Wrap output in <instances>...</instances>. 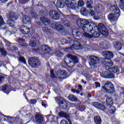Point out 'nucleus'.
<instances>
[{
    "label": "nucleus",
    "instance_id": "c9c22d12",
    "mask_svg": "<svg viewBox=\"0 0 124 124\" xmlns=\"http://www.w3.org/2000/svg\"><path fill=\"white\" fill-rule=\"evenodd\" d=\"M31 16L32 18L36 19L38 15H37V14L36 13V12H34V11H31Z\"/></svg>",
    "mask_w": 124,
    "mask_h": 124
},
{
    "label": "nucleus",
    "instance_id": "c03bdc74",
    "mask_svg": "<svg viewBox=\"0 0 124 124\" xmlns=\"http://www.w3.org/2000/svg\"><path fill=\"white\" fill-rule=\"evenodd\" d=\"M25 41H26L25 39L19 38L17 39V42H18L19 44H22V43H23V42H25Z\"/></svg>",
    "mask_w": 124,
    "mask_h": 124
},
{
    "label": "nucleus",
    "instance_id": "412c9836",
    "mask_svg": "<svg viewBox=\"0 0 124 124\" xmlns=\"http://www.w3.org/2000/svg\"><path fill=\"white\" fill-rule=\"evenodd\" d=\"M71 2H72L73 3H75V4H76L75 9H77V8H78V7H83L84 4V1L83 0L78 1V4L76 3L75 0H72L71 1ZM75 9H74V10H75Z\"/></svg>",
    "mask_w": 124,
    "mask_h": 124
},
{
    "label": "nucleus",
    "instance_id": "680f3d73",
    "mask_svg": "<svg viewBox=\"0 0 124 124\" xmlns=\"http://www.w3.org/2000/svg\"><path fill=\"white\" fill-rule=\"evenodd\" d=\"M23 96H25L26 99L28 100V97H27V94H26V93H23Z\"/></svg>",
    "mask_w": 124,
    "mask_h": 124
},
{
    "label": "nucleus",
    "instance_id": "de8ad7c7",
    "mask_svg": "<svg viewBox=\"0 0 124 124\" xmlns=\"http://www.w3.org/2000/svg\"><path fill=\"white\" fill-rule=\"evenodd\" d=\"M7 89V86L6 85H4L2 87V91L3 92V93H7L5 92V91Z\"/></svg>",
    "mask_w": 124,
    "mask_h": 124
},
{
    "label": "nucleus",
    "instance_id": "393cba45",
    "mask_svg": "<svg viewBox=\"0 0 124 124\" xmlns=\"http://www.w3.org/2000/svg\"><path fill=\"white\" fill-rule=\"evenodd\" d=\"M72 47L74 48L75 50H79L82 47V45H81L80 42L76 41L75 42V44L72 45Z\"/></svg>",
    "mask_w": 124,
    "mask_h": 124
},
{
    "label": "nucleus",
    "instance_id": "ddd939ff",
    "mask_svg": "<svg viewBox=\"0 0 124 124\" xmlns=\"http://www.w3.org/2000/svg\"><path fill=\"white\" fill-rule=\"evenodd\" d=\"M49 16L52 20H55V21L60 20V14L59 12L56 10L50 11Z\"/></svg>",
    "mask_w": 124,
    "mask_h": 124
},
{
    "label": "nucleus",
    "instance_id": "13d9d810",
    "mask_svg": "<svg viewBox=\"0 0 124 124\" xmlns=\"http://www.w3.org/2000/svg\"><path fill=\"white\" fill-rule=\"evenodd\" d=\"M37 25H38V26H42V23H41V22L40 21H38L37 22Z\"/></svg>",
    "mask_w": 124,
    "mask_h": 124
},
{
    "label": "nucleus",
    "instance_id": "09e8293b",
    "mask_svg": "<svg viewBox=\"0 0 124 124\" xmlns=\"http://www.w3.org/2000/svg\"><path fill=\"white\" fill-rule=\"evenodd\" d=\"M29 101L30 103L31 104H35V103H36V100L35 99H31Z\"/></svg>",
    "mask_w": 124,
    "mask_h": 124
},
{
    "label": "nucleus",
    "instance_id": "c85d7f7f",
    "mask_svg": "<svg viewBox=\"0 0 124 124\" xmlns=\"http://www.w3.org/2000/svg\"><path fill=\"white\" fill-rule=\"evenodd\" d=\"M94 122L95 124H101V123H102V120L100 116H96L94 117Z\"/></svg>",
    "mask_w": 124,
    "mask_h": 124
},
{
    "label": "nucleus",
    "instance_id": "bf43d9fd",
    "mask_svg": "<svg viewBox=\"0 0 124 124\" xmlns=\"http://www.w3.org/2000/svg\"><path fill=\"white\" fill-rule=\"evenodd\" d=\"M71 91L73 93H76V90L74 89H72Z\"/></svg>",
    "mask_w": 124,
    "mask_h": 124
},
{
    "label": "nucleus",
    "instance_id": "603ef678",
    "mask_svg": "<svg viewBox=\"0 0 124 124\" xmlns=\"http://www.w3.org/2000/svg\"><path fill=\"white\" fill-rule=\"evenodd\" d=\"M95 85L96 88H100V83L98 82H95Z\"/></svg>",
    "mask_w": 124,
    "mask_h": 124
},
{
    "label": "nucleus",
    "instance_id": "ea45409f",
    "mask_svg": "<svg viewBox=\"0 0 124 124\" xmlns=\"http://www.w3.org/2000/svg\"><path fill=\"white\" fill-rule=\"evenodd\" d=\"M18 61L20 62H22V63H24V64H27V62H26V59H25V57L22 56L19 58Z\"/></svg>",
    "mask_w": 124,
    "mask_h": 124
},
{
    "label": "nucleus",
    "instance_id": "423d86ee",
    "mask_svg": "<svg viewBox=\"0 0 124 124\" xmlns=\"http://www.w3.org/2000/svg\"><path fill=\"white\" fill-rule=\"evenodd\" d=\"M55 101L57 104H59L60 108L64 111H68V105L65 101V99L62 97H56Z\"/></svg>",
    "mask_w": 124,
    "mask_h": 124
},
{
    "label": "nucleus",
    "instance_id": "4d7b16f0",
    "mask_svg": "<svg viewBox=\"0 0 124 124\" xmlns=\"http://www.w3.org/2000/svg\"><path fill=\"white\" fill-rule=\"evenodd\" d=\"M4 78V77L2 76H0V83H1V82H2V80H3Z\"/></svg>",
    "mask_w": 124,
    "mask_h": 124
},
{
    "label": "nucleus",
    "instance_id": "5fc2aeb1",
    "mask_svg": "<svg viewBox=\"0 0 124 124\" xmlns=\"http://www.w3.org/2000/svg\"><path fill=\"white\" fill-rule=\"evenodd\" d=\"M57 56L59 58H61L62 56V52H60L57 53Z\"/></svg>",
    "mask_w": 124,
    "mask_h": 124
},
{
    "label": "nucleus",
    "instance_id": "338daca9",
    "mask_svg": "<svg viewBox=\"0 0 124 124\" xmlns=\"http://www.w3.org/2000/svg\"><path fill=\"white\" fill-rule=\"evenodd\" d=\"M39 36L38 35V34L36 35V37H33V39H37V38H38V37Z\"/></svg>",
    "mask_w": 124,
    "mask_h": 124
},
{
    "label": "nucleus",
    "instance_id": "20e7f679",
    "mask_svg": "<svg viewBox=\"0 0 124 124\" xmlns=\"http://www.w3.org/2000/svg\"><path fill=\"white\" fill-rule=\"evenodd\" d=\"M103 57L105 58L102 60L101 62L104 65L108 63V65H113V61H111V59L114 58V54L111 51H103L102 53Z\"/></svg>",
    "mask_w": 124,
    "mask_h": 124
},
{
    "label": "nucleus",
    "instance_id": "f03ea898",
    "mask_svg": "<svg viewBox=\"0 0 124 124\" xmlns=\"http://www.w3.org/2000/svg\"><path fill=\"white\" fill-rule=\"evenodd\" d=\"M77 25L79 28L82 30L84 33H82V37L85 38H93V35L89 34L92 32H88V30L90 29V26H93V24L91 23V21L88 19H85L84 18H80L77 20Z\"/></svg>",
    "mask_w": 124,
    "mask_h": 124
},
{
    "label": "nucleus",
    "instance_id": "8fccbe9b",
    "mask_svg": "<svg viewBox=\"0 0 124 124\" xmlns=\"http://www.w3.org/2000/svg\"><path fill=\"white\" fill-rule=\"evenodd\" d=\"M39 51V48L38 47L37 48H32V53H37Z\"/></svg>",
    "mask_w": 124,
    "mask_h": 124
},
{
    "label": "nucleus",
    "instance_id": "f3484780",
    "mask_svg": "<svg viewBox=\"0 0 124 124\" xmlns=\"http://www.w3.org/2000/svg\"><path fill=\"white\" fill-rule=\"evenodd\" d=\"M103 77L106 78V79H111L114 77V75L111 74L109 70L106 71L102 73Z\"/></svg>",
    "mask_w": 124,
    "mask_h": 124
},
{
    "label": "nucleus",
    "instance_id": "e433bc0d",
    "mask_svg": "<svg viewBox=\"0 0 124 124\" xmlns=\"http://www.w3.org/2000/svg\"><path fill=\"white\" fill-rule=\"evenodd\" d=\"M109 111L111 114H115V112H116V107L112 106L111 107H109Z\"/></svg>",
    "mask_w": 124,
    "mask_h": 124
},
{
    "label": "nucleus",
    "instance_id": "bb28decb",
    "mask_svg": "<svg viewBox=\"0 0 124 124\" xmlns=\"http://www.w3.org/2000/svg\"><path fill=\"white\" fill-rule=\"evenodd\" d=\"M59 115L60 117H61L62 118H64L65 119H69V118H70V115L62 111L59 112Z\"/></svg>",
    "mask_w": 124,
    "mask_h": 124
},
{
    "label": "nucleus",
    "instance_id": "dca6fc26",
    "mask_svg": "<svg viewBox=\"0 0 124 124\" xmlns=\"http://www.w3.org/2000/svg\"><path fill=\"white\" fill-rule=\"evenodd\" d=\"M72 33L74 37H82L83 36V32L76 29H73Z\"/></svg>",
    "mask_w": 124,
    "mask_h": 124
},
{
    "label": "nucleus",
    "instance_id": "864d4df0",
    "mask_svg": "<svg viewBox=\"0 0 124 124\" xmlns=\"http://www.w3.org/2000/svg\"><path fill=\"white\" fill-rule=\"evenodd\" d=\"M26 115L28 118H31H31H32V117H33V116L31 114V113H29L27 114Z\"/></svg>",
    "mask_w": 124,
    "mask_h": 124
},
{
    "label": "nucleus",
    "instance_id": "37998d69",
    "mask_svg": "<svg viewBox=\"0 0 124 124\" xmlns=\"http://www.w3.org/2000/svg\"><path fill=\"white\" fill-rule=\"evenodd\" d=\"M78 110L80 112H83L85 110V107L82 105H80L78 107Z\"/></svg>",
    "mask_w": 124,
    "mask_h": 124
},
{
    "label": "nucleus",
    "instance_id": "0eeeda50",
    "mask_svg": "<svg viewBox=\"0 0 124 124\" xmlns=\"http://www.w3.org/2000/svg\"><path fill=\"white\" fill-rule=\"evenodd\" d=\"M28 63L33 68H37L38 66H40L41 64L40 60L38 58H36L34 57L28 59Z\"/></svg>",
    "mask_w": 124,
    "mask_h": 124
},
{
    "label": "nucleus",
    "instance_id": "6e6d98bb",
    "mask_svg": "<svg viewBox=\"0 0 124 124\" xmlns=\"http://www.w3.org/2000/svg\"><path fill=\"white\" fill-rule=\"evenodd\" d=\"M92 97V93L91 92H89L87 94V98H91Z\"/></svg>",
    "mask_w": 124,
    "mask_h": 124
},
{
    "label": "nucleus",
    "instance_id": "9d476101",
    "mask_svg": "<svg viewBox=\"0 0 124 124\" xmlns=\"http://www.w3.org/2000/svg\"><path fill=\"white\" fill-rule=\"evenodd\" d=\"M64 62L66 64H67L66 62L67 61H69V60H71L72 62L75 64L78 63V62H79V58H78V57L76 55H73L71 54H68L67 56L64 57Z\"/></svg>",
    "mask_w": 124,
    "mask_h": 124
},
{
    "label": "nucleus",
    "instance_id": "5701e85b",
    "mask_svg": "<svg viewBox=\"0 0 124 124\" xmlns=\"http://www.w3.org/2000/svg\"><path fill=\"white\" fill-rule=\"evenodd\" d=\"M58 73L62 79H65V78H66V76H67V72H66V71L59 70H58Z\"/></svg>",
    "mask_w": 124,
    "mask_h": 124
},
{
    "label": "nucleus",
    "instance_id": "79ce46f5",
    "mask_svg": "<svg viewBox=\"0 0 124 124\" xmlns=\"http://www.w3.org/2000/svg\"><path fill=\"white\" fill-rule=\"evenodd\" d=\"M119 7L122 9V10L124 11V0H120Z\"/></svg>",
    "mask_w": 124,
    "mask_h": 124
},
{
    "label": "nucleus",
    "instance_id": "6e6552de",
    "mask_svg": "<svg viewBox=\"0 0 124 124\" xmlns=\"http://www.w3.org/2000/svg\"><path fill=\"white\" fill-rule=\"evenodd\" d=\"M103 89L106 91L108 93L113 94L115 93V86L110 81H107L105 84V86L102 87Z\"/></svg>",
    "mask_w": 124,
    "mask_h": 124
},
{
    "label": "nucleus",
    "instance_id": "c756f323",
    "mask_svg": "<svg viewBox=\"0 0 124 124\" xmlns=\"http://www.w3.org/2000/svg\"><path fill=\"white\" fill-rule=\"evenodd\" d=\"M95 12L93 10H91L89 12V16L93 17L94 20H98V17L96 16Z\"/></svg>",
    "mask_w": 124,
    "mask_h": 124
},
{
    "label": "nucleus",
    "instance_id": "a19ab883",
    "mask_svg": "<svg viewBox=\"0 0 124 124\" xmlns=\"http://www.w3.org/2000/svg\"><path fill=\"white\" fill-rule=\"evenodd\" d=\"M87 7L88 8H93V2L92 0H88L87 1Z\"/></svg>",
    "mask_w": 124,
    "mask_h": 124
},
{
    "label": "nucleus",
    "instance_id": "a878e982",
    "mask_svg": "<svg viewBox=\"0 0 124 124\" xmlns=\"http://www.w3.org/2000/svg\"><path fill=\"white\" fill-rule=\"evenodd\" d=\"M68 99L70 100V101H72L73 102H76L78 101V98H77L76 96L70 94L68 96Z\"/></svg>",
    "mask_w": 124,
    "mask_h": 124
},
{
    "label": "nucleus",
    "instance_id": "6ab92c4d",
    "mask_svg": "<svg viewBox=\"0 0 124 124\" xmlns=\"http://www.w3.org/2000/svg\"><path fill=\"white\" fill-rule=\"evenodd\" d=\"M20 31L23 34H28L30 33V28L27 26L23 25L20 28Z\"/></svg>",
    "mask_w": 124,
    "mask_h": 124
},
{
    "label": "nucleus",
    "instance_id": "49530a36",
    "mask_svg": "<svg viewBox=\"0 0 124 124\" xmlns=\"http://www.w3.org/2000/svg\"><path fill=\"white\" fill-rule=\"evenodd\" d=\"M50 77L51 78H55V73H54V70H50Z\"/></svg>",
    "mask_w": 124,
    "mask_h": 124
},
{
    "label": "nucleus",
    "instance_id": "2f4dec72",
    "mask_svg": "<svg viewBox=\"0 0 124 124\" xmlns=\"http://www.w3.org/2000/svg\"><path fill=\"white\" fill-rule=\"evenodd\" d=\"M114 47L115 49L120 51V50H122V44L119 42H116L114 45Z\"/></svg>",
    "mask_w": 124,
    "mask_h": 124
},
{
    "label": "nucleus",
    "instance_id": "f8f14e48",
    "mask_svg": "<svg viewBox=\"0 0 124 124\" xmlns=\"http://www.w3.org/2000/svg\"><path fill=\"white\" fill-rule=\"evenodd\" d=\"M104 65L105 66L106 69H107V70H108V71H109V72H110V73L112 74V75H114L115 73H117V72H118V71H119V68L117 67H111L112 65H108V63H107Z\"/></svg>",
    "mask_w": 124,
    "mask_h": 124
},
{
    "label": "nucleus",
    "instance_id": "2eb2a0df",
    "mask_svg": "<svg viewBox=\"0 0 124 124\" xmlns=\"http://www.w3.org/2000/svg\"><path fill=\"white\" fill-rule=\"evenodd\" d=\"M93 106L94 107H95L96 108H98L100 110H101V111H106L107 110V108L106 107H105V106L99 102H94L93 103Z\"/></svg>",
    "mask_w": 124,
    "mask_h": 124
},
{
    "label": "nucleus",
    "instance_id": "774afa93",
    "mask_svg": "<svg viewBox=\"0 0 124 124\" xmlns=\"http://www.w3.org/2000/svg\"><path fill=\"white\" fill-rule=\"evenodd\" d=\"M42 106H44V107H46V104H44L43 103H42Z\"/></svg>",
    "mask_w": 124,
    "mask_h": 124
},
{
    "label": "nucleus",
    "instance_id": "1a4fd4ad",
    "mask_svg": "<svg viewBox=\"0 0 124 124\" xmlns=\"http://www.w3.org/2000/svg\"><path fill=\"white\" fill-rule=\"evenodd\" d=\"M43 120H44L43 114L39 112H37L34 117L32 116L31 118V121H32V122L38 124H42V123H43Z\"/></svg>",
    "mask_w": 124,
    "mask_h": 124
},
{
    "label": "nucleus",
    "instance_id": "4c0bfd02",
    "mask_svg": "<svg viewBox=\"0 0 124 124\" xmlns=\"http://www.w3.org/2000/svg\"><path fill=\"white\" fill-rule=\"evenodd\" d=\"M19 46L23 49H28L29 47V44L26 43L19 44Z\"/></svg>",
    "mask_w": 124,
    "mask_h": 124
},
{
    "label": "nucleus",
    "instance_id": "4be33fe9",
    "mask_svg": "<svg viewBox=\"0 0 124 124\" xmlns=\"http://www.w3.org/2000/svg\"><path fill=\"white\" fill-rule=\"evenodd\" d=\"M22 22L25 25H30L31 23V18L28 16H24L22 18Z\"/></svg>",
    "mask_w": 124,
    "mask_h": 124
},
{
    "label": "nucleus",
    "instance_id": "f704fd0d",
    "mask_svg": "<svg viewBox=\"0 0 124 124\" xmlns=\"http://www.w3.org/2000/svg\"><path fill=\"white\" fill-rule=\"evenodd\" d=\"M36 45H37V43L35 41L31 40L29 43V46H31V47H36Z\"/></svg>",
    "mask_w": 124,
    "mask_h": 124
},
{
    "label": "nucleus",
    "instance_id": "aec40b11",
    "mask_svg": "<svg viewBox=\"0 0 124 124\" xmlns=\"http://www.w3.org/2000/svg\"><path fill=\"white\" fill-rule=\"evenodd\" d=\"M40 20L43 23V24H44L46 26H49V25H51V21L50 19H48L46 17H41L40 18Z\"/></svg>",
    "mask_w": 124,
    "mask_h": 124
},
{
    "label": "nucleus",
    "instance_id": "e2e57ef3",
    "mask_svg": "<svg viewBox=\"0 0 124 124\" xmlns=\"http://www.w3.org/2000/svg\"><path fill=\"white\" fill-rule=\"evenodd\" d=\"M78 88H79L80 91H82V90H83V89H82V85H78Z\"/></svg>",
    "mask_w": 124,
    "mask_h": 124
},
{
    "label": "nucleus",
    "instance_id": "9b49d317",
    "mask_svg": "<svg viewBox=\"0 0 124 124\" xmlns=\"http://www.w3.org/2000/svg\"><path fill=\"white\" fill-rule=\"evenodd\" d=\"M99 61V58L97 56L94 55H92L89 57V63L91 66H94L98 63V61Z\"/></svg>",
    "mask_w": 124,
    "mask_h": 124
},
{
    "label": "nucleus",
    "instance_id": "4468645a",
    "mask_svg": "<svg viewBox=\"0 0 124 124\" xmlns=\"http://www.w3.org/2000/svg\"><path fill=\"white\" fill-rule=\"evenodd\" d=\"M50 26L52 29H56L58 31H61L63 30V26L57 22H54L50 24Z\"/></svg>",
    "mask_w": 124,
    "mask_h": 124
},
{
    "label": "nucleus",
    "instance_id": "cd10ccee",
    "mask_svg": "<svg viewBox=\"0 0 124 124\" xmlns=\"http://www.w3.org/2000/svg\"><path fill=\"white\" fill-rule=\"evenodd\" d=\"M61 23L63 24L64 27H66L67 28H69V27H70L69 21L65 18H61Z\"/></svg>",
    "mask_w": 124,
    "mask_h": 124
},
{
    "label": "nucleus",
    "instance_id": "052dcab7",
    "mask_svg": "<svg viewBox=\"0 0 124 124\" xmlns=\"http://www.w3.org/2000/svg\"><path fill=\"white\" fill-rule=\"evenodd\" d=\"M51 116H53V115L48 114V115H46V117L47 119H49V118H50L51 117Z\"/></svg>",
    "mask_w": 124,
    "mask_h": 124
},
{
    "label": "nucleus",
    "instance_id": "a18cd8bd",
    "mask_svg": "<svg viewBox=\"0 0 124 124\" xmlns=\"http://www.w3.org/2000/svg\"><path fill=\"white\" fill-rule=\"evenodd\" d=\"M4 25V21H3V18L0 15V27Z\"/></svg>",
    "mask_w": 124,
    "mask_h": 124
},
{
    "label": "nucleus",
    "instance_id": "f257e3e1",
    "mask_svg": "<svg viewBox=\"0 0 124 124\" xmlns=\"http://www.w3.org/2000/svg\"><path fill=\"white\" fill-rule=\"evenodd\" d=\"M91 24H93V25L90 26V28L87 30V32H91L93 37H94L95 38H97L101 34L106 37L109 35L108 30L103 23H99L97 26L96 24L91 21Z\"/></svg>",
    "mask_w": 124,
    "mask_h": 124
},
{
    "label": "nucleus",
    "instance_id": "7c9ffc66",
    "mask_svg": "<svg viewBox=\"0 0 124 124\" xmlns=\"http://www.w3.org/2000/svg\"><path fill=\"white\" fill-rule=\"evenodd\" d=\"M80 14L83 16H87L89 13V11L86 8H82L80 11Z\"/></svg>",
    "mask_w": 124,
    "mask_h": 124
},
{
    "label": "nucleus",
    "instance_id": "a211bd4d",
    "mask_svg": "<svg viewBox=\"0 0 124 124\" xmlns=\"http://www.w3.org/2000/svg\"><path fill=\"white\" fill-rule=\"evenodd\" d=\"M106 103L107 107H112L113 104H114V100H113V98L107 96L106 99Z\"/></svg>",
    "mask_w": 124,
    "mask_h": 124
},
{
    "label": "nucleus",
    "instance_id": "0e129e2a",
    "mask_svg": "<svg viewBox=\"0 0 124 124\" xmlns=\"http://www.w3.org/2000/svg\"><path fill=\"white\" fill-rule=\"evenodd\" d=\"M81 82H82V83H83L84 84V85H86L87 84V81H84V79H82Z\"/></svg>",
    "mask_w": 124,
    "mask_h": 124
},
{
    "label": "nucleus",
    "instance_id": "3c124183",
    "mask_svg": "<svg viewBox=\"0 0 124 124\" xmlns=\"http://www.w3.org/2000/svg\"><path fill=\"white\" fill-rule=\"evenodd\" d=\"M60 124H68V122H67L66 120H63L61 121Z\"/></svg>",
    "mask_w": 124,
    "mask_h": 124
},
{
    "label": "nucleus",
    "instance_id": "39448f33",
    "mask_svg": "<svg viewBox=\"0 0 124 124\" xmlns=\"http://www.w3.org/2000/svg\"><path fill=\"white\" fill-rule=\"evenodd\" d=\"M56 4L58 8H63L66 5L68 8L75 9L76 6V4H75V3H73L71 0H63L62 1L57 0Z\"/></svg>",
    "mask_w": 124,
    "mask_h": 124
},
{
    "label": "nucleus",
    "instance_id": "473e14b6",
    "mask_svg": "<svg viewBox=\"0 0 124 124\" xmlns=\"http://www.w3.org/2000/svg\"><path fill=\"white\" fill-rule=\"evenodd\" d=\"M42 30L45 33H52V31L47 27H42Z\"/></svg>",
    "mask_w": 124,
    "mask_h": 124
},
{
    "label": "nucleus",
    "instance_id": "58836bf2",
    "mask_svg": "<svg viewBox=\"0 0 124 124\" xmlns=\"http://www.w3.org/2000/svg\"><path fill=\"white\" fill-rule=\"evenodd\" d=\"M42 50L43 51H45V52H47L48 50H51V48L47 46V45H45L42 46Z\"/></svg>",
    "mask_w": 124,
    "mask_h": 124
},
{
    "label": "nucleus",
    "instance_id": "b1692460",
    "mask_svg": "<svg viewBox=\"0 0 124 124\" xmlns=\"http://www.w3.org/2000/svg\"><path fill=\"white\" fill-rule=\"evenodd\" d=\"M9 16L12 22H14V21H16V20L18 19V17L17 16H16V14H15V13H10V14H9Z\"/></svg>",
    "mask_w": 124,
    "mask_h": 124
},
{
    "label": "nucleus",
    "instance_id": "69168bd1",
    "mask_svg": "<svg viewBox=\"0 0 124 124\" xmlns=\"http://www.w3.org/2000/svg\"><path fill=\"white\" fill-rule=\"evenodd\" d=\"M3 30H7L8 27L7 26H5L4 27H2Z\"/></svg>",
    "mask_w": 124,
    "mask_h": 124
},
{
    "label": "nucleus",
    "instance_id": "7ed1b4c3",
    "mask_svg": "<svg viewBox=\"0 0 124 124\" xmlns=\"http://www.w3.org/2000/svg\"><path fill=\"white\" fill-rule=\"evenodd\" d=\"M109 11L110 12H113V13H110L108 16V19L110 22H115L118 20L119 17L121 15V10L119 8V7L117 5H112L109 8Z\"/></svg>",
    "mask_w": 124,
    "mask_h": 124
},
{
    "label": "nucleus",
    "instance_id": "72a5a7b5",
    "mask_svg": "<svg viewBox=\"0 0 124 124\" xmlns=\"http://www.w3.org/2000/svg\"><path fill=\"white\" fill-rule=\"evenodd\" d=\"M0 52L2 56H4V57L7 55V52L5 50L4 48H0Z\"/></svg>",
    "mask_w": 124,
    "mask_h": 124
}]
</instances>
